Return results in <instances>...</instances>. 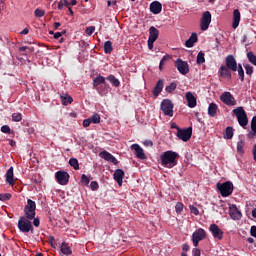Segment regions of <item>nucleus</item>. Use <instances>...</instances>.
I'll return each instance as SVG.
<instances>
[{
	"label": "nucleus",
	"instance_id": "nucleus-1",
	"mask_svg": "<svg viewBox=\"0 0 256 256\" xmlns=\"http://www.w3.org/2000/svg\"><path fill=\"white\" fill-rule=\"evenodd\" d=\"M160 159L162 167H166L167 169H173V167H176L177 165L179 154H177V152L168 150L161 155Z\"/></svg>",
	"mask_w": 256,
	"mask_h": 256
},
{
	"label": "nucleus",
	"instance_id": "nucleus-2",
	"mask_svg": "<svg viewBox=\"0 0 256 256\" xmlns=\"http://www.w3.org/2000/svg\"><path fill=\"white\" fill-rule=\"evenodd\" d=\"M233 115L236 116L237 121L243 129L249 125V118L247 117V112H245V109L243 107H237L234 110H232Z\"/></svg>",
	"mask_w": 256,
	"mask_h": 256
},
{
	"label": "nucleus",
	"instance_id": "nucleus-3",
	"mask_svg": "<svg viewBox=\"0 0 256 256\" xmlns=\"http://www.w3.org/2000/svg\"><path fill=\"white\" fill-rule=\"evenodd\" d=\"M36 209L37 204L35 203V201L28 199L27 205L24 207L25 218L28 219L29 221H33V219H35V215H37V213L35 212Z\"/></svg>",
	"mask_w": 256,
	"mask_h": 256
},
{
	"label": "nucleus",
	"instance_id": "nucleus-4",
	"mask_svg": "<svg viewBox=\"0 0 256 256\" xmlns=\"http://www.w3.org/2000/svg\"><path fill=\"white\" fill-rule=\"evenodd\" d=\"M18 229L21 233H34L35 229L33 228V224L29 219L25 218V216H21L18 220Z\"/></svg>",
	"mask_w": 256,
	"mask_h": 256
},
{
	"label": "nucleus",
	"instance_id": "nucleus-5",
	"mask_svg": "<svg viewBox=\"0 0 256 256\" xmlns=\"http://www.w3.org/2000/svg\"><path fill=\"white\" fill-rule=\"evenodd\" d=\"M216 187L222 197H229L233 193L232 182L217 183Z\"/></svg>",
	"mask_w": 256,
	"mask_h": 256
},
{
	"label": "nucleus",
	"instance_id": "nucleus-6",
	"mask_svg": "<svg viewBox=\"0 0 256 256\" xmlns=\"http://www.w3.org/2000/svg\"><path fill=\"white\" fill-rule=\"evenodd\" d=\"M175 105H173V102L169 99H164L160 104V109L164 115L167 117H173V108Z\"/></svg>",
	"mask_w": 256,
	"mask_h": 256
},
{
	"label": "nucleus",
	"instance_id": "nucleus-7",
	"mask_svg": "<svg viewBox=\"0 0 256 256\" xmlns=\"http://www.w3.org/2000/svg\"><path fill=\"white\" fill-rule=\"evenodd\" d=\"M207 238V232L203 228L197 229L192 234V242L195 247H199V242Z\"/></svg>",
	"mask_w": 256,
	"mask_h": 256
},
{
	"label": "nucleus",
	"instance_id": "nucleus-8",
	"mask_svg": "<svg viewBox=\"0 0 256 256\" xmlns=\"http://www.w3.org/2000/svg\"><path fill=\"white\" fill-rule=\"evenodd\" d=\"M193 135V128L189 127L186 129H181L177 131L176 136L181 141L187 142L189 139H191V136Z\"/></svg>",
	"mask_w": 256,
	"mask_h": 256
},
{
	"label": "nucleus",
	"instance_id": "nucleus-9",
	"mask_svg": "<svg viewBox=\"0 0 256 256\" xmlns=\"http://www.w3.org/2000/svg\"><path fill=\"white\" fill-rule=\"evenodd\" d=\"M209 25H211V12L205 11L200 20L201 31H207V29H209Z\"/></svg>",
	"mask_w": 256,
	"mask_h": 256
},
{
	"label": "nucleus",
	"instance_id": "nucleus-10",
	"mask_svg": "<svg viewBox=\"0 0 256 256\" xmlns=\"http://www.w3.org/2000/svg\"><path fill=\"white\" fill-rule=\"evenodd\" d=\"M71 176H69V173L66 171H58L55 173V179L59 185H67L69 183V179Z\"/></svg>",
	"mask_w": 256,
	"mask_h": 256
},
{
	"label": "nucleus",
	"instance_id": "nucleus-11",
	"mask_svg": "<svg viewBox=\"0 0 256 256\" xmlns=\"http://www.w3.org/2000/svg\"><path fill=\"white\" fill-rule=\"evenodd\" d=\"M175 67L181 75H187V73H189V64L181 58L175 61Z\"/></svg>",
	"mask_w": 256,
	"mask_h": 256
},
{
	"label": "nucleus",
	"instance_id": "nucleus-12",
	"mask_svg": "<svg viewBox=\"0 0 256 256\" xmlns=\"http://www.w3.org/2000/svg\"><path fill=\"white\" fill-rule=\"evenodd\" d=\"M209 231L211 232L212 237H214V239H218V241H222L224 232L223 230H221V228H219L217 224H211L209 227Z\"/></svg>",
	"mask_w": 256,
	"mask_h": 256
},
{
	"label": "nucleus",
	"instance_id": "nucleus-13",
	"mask_svg": "<svg viewBox=\"0 0 256 256\" xmlns=\"http://www.w3.org/2000/svg\"><path fill=\"white\" fill-rule=\"evenodd\" d=\"M220 101H222L224 105H228V107H233L235 105V97H233L231 92H224L220 96Z\"/></svg>",
	"mask_w": 256,
	"mask_h": 256
},
{
	"label": "nucleus",
	"instance_id": "nucleus-14",
	"mask_svg": "<svg viewBox=\"0 0 256 256\" xmlns=\"http://www.w3.org/2000/svg\"><path fill=\"white\" fill-rule=\"evenodd\" d=\"M225 63L226 65L224 67L230 69V71H237V67H239V65H237V60L235 59V56L233 55H228L225 59Z\"/></svg>",
	"mask_w": 256,
	"mask_h": 256
},
{
	"label": "nucleus",
	"instance_id": "nucleus-15",
	"mask_svg": "<svg viewBox=\"0 0 256 256\" xmlns=\"http://www.w3.org/2000/svg\"><path fill=\"white\" fill-rule=\"evenodd\" d=\"M229 215L234 221H239V219L243 217V214H241V211L239 210V208H237V205L235 204H232L229 207Z\"/></svg>",
	"mask_w": 256,
	"mask_h": 256
},
{
	"label": "nucleus",
	"instance_id": "nucleus-16",
	"mask_svg": "<svg viewBox=\"0 0 256 256\" xmlns=\"http://www.w3.org/2000/svg\"><path fill=\"white\" fill-rule=\"evenodd\" d=\"M231 69L227 68V66L223 65L219 68L218 70V74L219 77H221L222 79H233V75L231 74Z\"/></svg>",
	"mask_w": 256,
	"mask_h": 256
},
{
	"label": "nucleus",
	"instance_id": "nucleus-17",
	"mask_svg": "<svg viewBox=\"0 0 256 256\" xmlns=\"http://www.w3.org/2000/svg\"><path fill=\"white\" fill-rule=\"evenodd\" d=\"M99 157H101V159H104L105 161L113 163V165H117L119 163V161H117V158H115L113 154L105 150L99 153Z\"/></svg>",
	"mask_w": 256,
	"mask_h": 256
},
{
	"label": "nucleus",
	"instance_id": "nucleus-18",
	"mask_svg": "<svg viewBox=\"0 0 256 256\" xmlns=\"http://www.w3.org/2000/svg\"><path fill=\"white\" fill-rule=\"evenodd\" d=\"M105 83V77L101 76V74H99L96 78L93 79V87L99 94H101V88H99V85H105Z\"/></svg>",
	"mask_w": 256,
	"mask_h": 256
},
{
	"label": "nucleus",
	"instance_id": "nucleus-19",
	"mask_svg": "<svg viewBox=\"0 0 256 256\" xmlns=\"http://www.w3.org/2000/svg\"><path fill=\"white\" fill-rule=\"evenodd\" d=\"M185 98L188 102V107H190V109L197 107V98L195 97V95H193L192 92H186Z\"/></svg>",
	"mask_w": 256,
	"mask_h": 256
},
{
	"label": "nucleus",
	"instance_id": "nucleus-20",
	"mask_svg": "<svg viewBox=\"0 0 256 256\" xmlns=\"http://www.w3.org/2000/svg\"><path fill=\"white\" fill-rule=\"evenodd\" d=\"M113 177L119 187H121V185H123V179H125V172L122 169H117L114 172Z\"/></svg>",
	"mask_w": 256,
	"mask_h": 256
},
{
	"label": "nucleus",
	"instance_id": "nucleus-21",
	"mask_svg": "<svg viewBox=\"0 0 256 256\" xmlns=\"http://www.w3.org/2000/svg\"><path fill=\"white\" fill-rule=\"evenodd\" d=\"M131 149L135 151V155L138 159H147L145 156V152L143 151V148L139 146V144H132Z\"/></svg>",
	"mask_w": 256,
	"mask_h": 256
},
{
	"label": "nucleus",
	"instance_id": "nucleus-22",
	"mask_svg": "<svg viewBox=\"0 0 256 256\" xmlns=\"http://www.w3.org/2000/svg\"><path fill=\"white\" fill-rule=\"evenodd\" d=\"M163 10V5L159 1H154L150 4V11L154 15H159L161 11Z\"/></svg>",
	"mask_w": 256,
	"mask_h": 256
},
{
	"label": "nucleus",
	"instance_id": "nucleus-23",
	"mask_svg": "<svg viewBox=\"0 0 256 256\" xmlns=\"http://www.w3.org/2000/svg\"><path fill=\"white\" fill-rule=\"evenodd\" d=\"M239 23H241V12L239 11V9H235L233 11V29H237V27H239Z\"/></svg>",
	"mask_w": 256,
	"mask_h": 256
},
{
	"label": "nucleus",
	"instance_id": "nucleus-24",
	"mask_svg": "<svg viewBox=\"0 0 256 256\" xmlns=\"http://www.w3.org/2000/svg\"><path fill=\"white\" fill-rule=\"evenodd\" d=\"M199 41V38L197 37V33L193 32L188 40L185 42V47L188 49H191V47L195 46V43Z\"/></svg>",
	"mask_w": 256,
	"mask_h": 256
},
{
	"label": "nucleus",
	"instance_id": "nucleus-25",
	"mask_svg": "<svg viewBox=\"0 0 256 256\" xmlns=\"http://www.w3.org/2000/svg\"><path fill=\"white\" fill-rule=\"evenodd\" d=\"M251 131L248 133L247 137L248 139H255L256 137V116H253L252 120H251Z\"/></svg>",
	"mask_w": 256,
	"mask_h": 256
},
{
	"label": "nucleus",
	"instance_id": "nucleus-26",
	"mask_svg": "<svg viewBox=\"0 0 256 256\" xmlns=\"http://www.w3.org/2000/svg\"><path fill=\"white\" fill-rule=\"evenodd\" d=\"M5 177H6V182H7L8 185H14V183H15V179H14L15 175L13 173V166H11L7 170Z\"/></svg>",
	"mask_w": 256,
	"mask_h": 256
},
{
	"label": "nucleus",
	"instance_id": "nucleus-27",
	"mask_svg": "<svg viewBox=\"0 0 256 256\" xmlns=\"http://www.w3.org/2000/svg\"><path fill=\"white\" fill-rule=\"evenodd\" d=\"M151 41H157L159 39V30L155 26L149 28V38Z\"/></svg>",
	"mask_w": 256,
	"mask_h": 256
},
{
	"label": "nucleus",
	"instance_id": "nucleus-28",
	"mask_svg": "<svg viewBox=\"0 0 256 256\" xmlns=\"http://www.w3.org/2000/svg\"><path fill=\"white\" fill-rule=\"evenodd\" d=\"M163 85H164L163 80H159L157 82V84L155 85V87L153 89L154 97H159V94L161 93V91H163Z\"/></svg>",
	"mask_w": 256,
	"mask_h": 256
},
{
	"label": "nucleus",
	"instance_id": "nucleus-29",
	"mask_svg": "<svg viewBox=\"0 0 256 256\" xmlns=\"http://www.w3.org/2000/svg\"><path fill=\"white\" fill-rule=\"evenodd\" d=\"M217 111H219V106H217L215 103H210L208 106L209 117H215L217 115Z\"/></svg>",
	"mask_w": 256,
	"mask_h": 256
},
{
	"label": "nucleus",
	"instance_id": "nucleus-30",
	"mask_svg": "<svg viewBox=\"0 0 256 256\" xmlns=\"http://www.w3.org/2000/svg\"><path fill=\"white\" fill-rule=\"evenodd\" d=\"M61 253H63V255L69 256L73 254V250H71V246H69V244L63 242L61 244V248H60Z\"/></svg>",
	"mask_w": 256,
	"mask_h": 256
},
{
	"label": "nucleus",
	"instance_id": "nucleus-31",
	"mask_svg": "<svg viewBox=\"0 0 256 256\" xmlns=\"http://www.w3.org/2000/svg\"><path fill=\"white\" fill-rule=\"evenodd\" d=\"M106 79L113 85V87H119L121 85L119 79H117L113 74H110Z\"/></svg>",
	"mask_w": 256,
	"mask_h": 256
},
{
	"label": "nucleus",
	"instance_id": "nucleus-32",
	"mask_svg": "<svg viewBox=\"0 0 256 256\" xmlns=\"http://www.w3.org/2000/svg\"><path fill=\"white\" fill-rule=\"evenodd\" d=\"M104 53H106V55L113 53V42L108 40L104 43Z\"/></svg>",
	"mask_w": 256,
	"mask_h": 256
},
{
	"label": "nucleus",
	"instance_id": "nucleus-33",
	"mask_svg": "<svg viewBox=\"0 0 256 256\" xmlns=\"http://www.w3.org/2000/svg\"><path fill=\"white\" fill-rule=\"evenodd\" d=\"M233 135H234L233 127L231 126L226 127L223 134L224 139H233Z\"/></svg>",
	"mask_w": 256,
	"mask_h": 256
},
{
	"label": "nucleus",
	"instance_id": "nucleus-34",
	"mask_svg": "<svg viewBox=\"0 0 256 256\" xmlns=\"http://www.w3.org/2000/svg\"><path fill=\"white\" fill-rule=\"evenodd\" d=\"M246 57H247L249 63H251V65H254L256 67V55H255V53H253V51H250L246 54Z\"/></svg>",
	"mask_w": 256,
	"mask_h": 256
},
{
	"label": "nucleus",
	"instance_id": "nucleus-35",
	"mask_svg": "<svg viewBox=\"0 0 256 256\" xmlns=\"http://www.w3.org/2000/svg\"><path fill=\"white\" fill-rule=\"evenodd\" d=\"M60 99L62 101V105H71V103H73V98L68 95H66V96L61 95Z\"/></svg>",
	"mask_w": 256,
	"mask_h": 256
},
{
	"label": "nucleus",
	"instance_id": "nucleus-36",
	"mask_svg": "<svg viewBox=\"0 0 256 256\" xmlns=\"http://www.w3.org/2000/svg\"><path fill=\"white\" fill-rule=\"evenodd\" d=\"M69 165L70 167H73L75 171H79V160H77V158H70Z\"/></svg>",
	"mask_w": 256,
	"mask_h": 256
},
{
	"label": "nucleus",
	"instance_id": "nucleus-37",
	"mask_svg": "<svg viewBox=\"0 0 256 256\" xmlns=\"http://www.w3.org/2000/svg\"><path fill=\"white\" fill-rule=\"evenodd\" d=\"M240 81H245V70H243V66L241 64H238L237 70Z\"/></svg>",
	"mask_w": 256,
	"mask_h": 256
},
{
	"label": "nucleus",
	"instance_id": "nucleus-38",
	"mask_svg": "<svg viewBox=\"0 0 256 256\" xmlns=\"http://www.w3.org/2000/svg\"><path fill=\"white\" fill-rule=\"evenodd\" d=\"M91 123H94L95 125L101 123V116L99 114H94L90 118Z\"/></svg>",
	"mask_w": 256,
	"mask_h": 256
},
{
	"label": "nucleus",
	"instance_id": "nucleus-39",
	"mask_svg": "<svg viewBox=\"0 0 256 256\" xmlns=\"http://www.w3.org/2000/svg\"><path fill=\"white\" fill-rule=\"evenodd\" d=\"M244 147H245V142L243 140H240L237 143V153H240V155L245 153Z\"/></svg>",
	"mask_w": 256,
	"mask_h": 256
},
{
	"label": "nucleus",
	"instance_id": "nucleus-40",
	"mask_svg": "<svg viewBox=\"0 0 256 256\" xmlns=\"http://www.w3.org/2000/svg\"><path fill=\"white\" fill-rule=\"evenodd\" d=\"M197 63L198 65H203L205 63V53L203 51H200L197 55Z\"/></svg>",
	"mask_w": 256,
	"mask_h": 256
},
{
	"label": "nucleus",
	"instance_id": "nucleus-41",
	"mask_svg": "<svg viewBox=\"0 0 256 256\" xmlns=\"http://www.w3.org/2000/svg\"><path fill=\"white\" fill-rule=\"evenodd\" d=\"M175 89H177V83H175V82H172L170 85L165 87L166 93H173V91H175Z\"/></svg>",
	"mask_w": 256,
	"mask_h": 256
},
{
	"label": "nucleus",
	"instance_id": "nucleus-42",
	"mask_svg": "<svg viewBox=\"0 0 256 256\" xmlns=\"http://www.w3.org/2000/svg\"><path fill=\"white\" fill-rule=\"evenodd\" d=\"M23 120V115L19 112H15L12 114V121H15L16 123H19V121Z\"/></svg>",
	"mask_w": 256,
	"mask_h": 256
},
{
	"label": "nucleus",
	"instance_id": "nucleus-43",
	"mask_svg": "<svg viewBox=\"0 0 256 256\" xmlns=\"http://www.w3.org/2000/svg\"><path fill=\"white\" fill-rule=\"evenodd\" d=\"M13 195L11 193H1L0 194V201H10Z\"/></svg>",
	"mask_w": 256,
	"mask_h": 256
},
{
	"label": "nucleus",
	"instance_id": "nucleus-44",
	"mask_svg": "<svg viewBox=\"0 0 256 256\" xmlns=\"http://www.w3.org/2000/svg\"><path fill=\"white\" fill-rule=\"evenodd\" d=\"M175 211L178 215H181V213H183V203L177 202L175 206Z\"/></svg>",
	"mask_w": 256,
	"mask_h": 256
},
{
	"label": "nucleus",
	"instance_id": "nucleus-45",
	"mask_svg": "<svg viewBox=\"0 0 256 256\" xmlns=\"http://www.w3.org/2000/svg\"><path fill=\"white\" fill-rule=\"evenodd\" d=\"M167 61H169V56H163L159 64L160 71H163V67H165V63H167Z\"/></svg>",
	"mask_w": 256,
	"mask_h": 256
},
{
	"label": "nucleus",
	"instance_id": "nucleus-46",
	"mask_svg": "<svg viewBox=\"0 0 256 256\" xmlns=\"http://www.w3.org/2000/svg\"><path fill=\"white\" fill-rule=\"evenodd\" d=\"M90 182H91V180L89 179V177H87V175H85V174H82V176H81L82 185H85L87 187V185H89Z\"/></svg>",
	"mask_w": 256,
	"mask_h": 256
},
{
	"label": "nucleus",
	"instance_id": "nucleus-47",
	"mask_svg": "<svg viewBox=\"0 0 256 256\" xmlns=\"http://www.w3.org/2000/svg\"><path fill=\"white\" fill-rule=\"evenodd\" d=\"M244 68L246 70V75H253V66L246 64L244 65Z\"/></svg>",
	"mask_w": 256,
	"mask_h": 256
},
{
	"label": "nucleus",
	"instance_id": "nucleus-48",
	"mask_svg": "<svg viewBox=\"0 0 256 256\" xmlns=\"http://www.w3.org/2000/svg\"><path fill=\"white\" fill-rule=\"evenodd\" d=\"M35 17H44L45 16V10H41L39 8H37L34 11Z\"/></svg>",
	"mask_w": 256,
	"mask_h": 256
},
{
	"label": "nucleus",
	"instance_id": "nucleus-49",
	"mask_svg": "<svg viewBox=\"0 0 256 256\" xmlns=\"http://www.w3.org/2000/svg\"><path fill=\"white\" fill-rule=\"evenodd\" d=\"M90 188L92 189V191H97V189H99V183L97 181H92L90 183Z\"/></svg>",
	"mask_w": 256,
	"mask_h": 256
},
{
	"label": "nucleus",
	"instance_id": "nucleus-50",
	"mask_svg": "<svg viewBox=\"0 0 256 256\" xmlns=\"http://www.w3.org/2000/svg\"><path fill=\"white\" fill-rule=\"evenodd\" d=\"M189 209H190V213H192L193 215H199V209H197V207L190 205Z\"/></svg>",
	"mask_w": 256,
	"mask_h": 256
},
{
	"label": "nucleus",
	"instance_id": "nucleus-51",
	"mask_svg": "<svg viewBox=\"0 0 256 256\" xmlns=\"http://www.w3.org/2000/svg\"><path fill=\"white\" fill-rule=\"evenodd\" d=\"M93 33H95V26H89L88 28H86L87 35H93Z\"/></svg>",
	"mask_w": 256,
	"mask_h": 256
},
{
	"label": "nucleus",
	"instance_id": "nucleus-52",
	"mask_svg": "<svg viewBox=\"0 0 256 256\" xmlns=\"http://www.w3.org/2000/svg\"><path fill=\"white\" fill-rule=\"evenodd\" d=\"M1 131L2 133H11V128L8 125H3Z\"/></svg>",
	"mask_w": 256,
	"mask_h": 256
},
{
	"label": "nucleus",
	"instance_id": "nucleus-53",
	"mask_svg": "<svg viewBox=\"0 0 256 256\" xmlns=\"http://www.w3.org/2000/svg\"><path fill=\"white\" fill-rule=\"evenodd\" d=\"M192 255H193V256H201V249H199V248H193V249H192Z\"/></svg>",
	"mask_w": 256,
	"mask_h": 256
},
{
	"label": "nucleus",
	"instance_id": "nucleus-54",
	"mask_svg": "<svg viewBox=\"0 0 256 256\" xmlns=\"http://www.w3.org/2000/svg\"><path fill=\"white\" fill-rule=\"evenodd\" d=\"M32 220H33L34 227H39V225H41V220L39 218H35L34 216Z\"/></svg>",
	"mask_w": 256,
	"mask_h": 256
},
{
	"label": "nucleus",
	"instance_id": "nucleus-55",
	"mask_svg": "<svg viewBox=\"0 0 256 256\" xmlns=\"http://www.w3.org/2000/svg\"><path fill=\"white\" fill-rule=\"evenodd\" d=\"M82 125H83V127H89V125H91V119L87 118V119L83 120Z\"/></svg>",
	"mask_w": 256,
	"mask_h": 256
},
{
	"label": "nucleus",
	"instance_id": "nucleus-56",
	"mask_svg": "<svg viewBox=\"0 0 256 256\" xmlns=\"http://www.w3.org/2000/svg\"><path fill=\"white\" fill-rule=\"evenodd\" d=\"M153 43H155V40L148 39V49L153 50Z\"/></svg>",
	"mask_w": 256,
	"mask_h": 256
},
{
	"label": "nucleus",
	"instance_id": "nucleus-57",
	"mask_svg": "<svg viewBox=\"0 0 256 256\" xmlns=\"http://www.w3.org/2000/svg\"><path fill=\"white\" fill-rule=\"evenodd\" d=\"M189 249H191L189 244H183L182 245V250L184 251V253H187V251H189Z\"/></svg>",
	"mask_w": 256,
	"mask_h": 256
},
{
	"label": "nucleus",
	"instance_id": "nucleus-58",
	"mask_svg": "<svg viewBox=\"0 0 256 256\" xmlns=\"http://www.w3.org/2000/svg\"><path fill=\"white\" fill-rule=\"evenodd\" d=\"M144 145H145V147H153V141L146 140V141H144Z\"/></svg>",
	"mask_w": 256,
	"mask_h": 256
},
{
	"label": "nucleus",
	"instance_id": "nucleus-59",
	"mask_svg": "<svg viewBox=\"0 0 256 256\" xmlns=\"http://www.w3.org/2000/svg\"><path fill=\"white\" fill-rule=\"evenodd\" d=\"M171 129H176L177 131L181 130V128L175 122L171 123Z\"/></svg>",
	"mask_w": 256,
	"mask_h": 256
},
{
	"label": "nucleus",
	"instance_id": "nucleus-60",
	"mask_svg": "<svg viewBox=\"0 0 256 256\" xmlns=\"http://www.w3.org/2000/svg\"><path fill=\"white\" fill-rule=\"evenodd\" d=\"M20 35H29V28H24L21 32Z\"/></svg>",
	"mask_w": 256,
	"mask_h": 256
},
{
	"label": "nucleus",
	"instance_id": "nucleus-61",
	"mask_svg": "<svg viewBox=\"0 0 256 256\" xmlns=\"http://www.w3.org/2000/svg\"><path fill=\"white\" fill-rule=\"evenodd\" d=\"M63 7H65V4H64L63 1H60V2L58 3V9H59L60 11H63Z\"/></svg>",
	"mask_w": 256,
	"mask_h": 256
},
{
	"label": "nucleus",
	"instance_id": "nucleus-62",
	"mask_svg": "<svg viewBox=\"0 0 256 256\" xmlns=\"http://www.w3.org/2000/svg\"><path fill=\"white\" fill-rule=\"evenodd\" d=\"M62 36H63V33H61V32L54 33V39H59Z\"/></svg>",
	"mask_w": 256,
	"mask_h": 256
},
{
	"label": "nucleus",
	"instance_id": "nucleus-63",
	"mask_svg": "<svg viewBox=\"0 0 256 256\" xmlns=\"http://www.w3.org/2000/svg\"><path fill=\"white\" fill-rule=\"evenodd\" d=\"M252 154L254 157V161L256 162V144L253 146Z\"/></svg>",
	"mask_w": 256,
	"mask_h": 256
},
{
	"label": "nucleus",
	"instance_id": "nucleus-64",
	"mask_svg": "<svg viewBox=\"0 0 256 256\" xmlns=\"http://www.w3.org/2000/svg\"><path fill=\"white\" fill-rule=\"evenodd\" d=\"M64 1V7H67L69 9V7H71V2H69V0H63Z\"/></svg>",
	"mask_w": 256,
	"mask_h": 256
}]
</instances>
